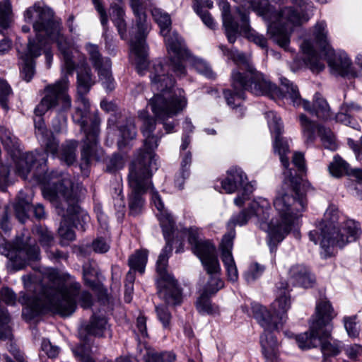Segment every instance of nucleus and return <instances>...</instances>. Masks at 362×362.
<instances>
[{
    "label": "nucleus",
    "mask_w": 362,
    "mask_h": 362,
    "mask_svg": "<svg viewBox=\"0 0 362 362\" xmlns=\"http://www.w3.org/2000/svg\"><path fill=\"white\" fill-rule=\"evenodd\" d=\"M143 122L141 132L144 139V148L139 153L129 167L128 182L130 188L129 207L132 215L139 214L144 206L143 194L149 191L152 204L157 209L156 216L159 220L166 241L156 262V272L160 277L158 284L160 296L169 305H180L182 300L180 289L173 276L167 271L168 258L172 252L171 238L175 234V220L165 209L158 192L152 186L151 177L152 170L157 169L156 155L153 151L158 147V139L152 134L156 126L155 120L149 117L145 110L139 113Z\"/></svg>",
    "instance_id": "obj_1"
},
{
    "label": "nucleus",
    "mask_w": 362,
    "mask_h": 362,
    "mask_svg": "<svg viewBox=\"0 0 362 362\" xmlns=\"http://www.w3.org/2000/svg\"><path fill=\"white\" fill-rule=\"evenodd\" d=\"M117 30L124 40H128L131 47V56L139 74L143 76L148 71L151 79V88L153 96L148 101L154 116L163 123L166 133L175 128L174 122L166 120L172 118L187 106V99L181 89H174L175 81L168 74L158 61H147V47L145 37L150 28L148 24H117Z\"/></svg>",
    "instance_id": "obj_2"
},
{
    "label": "nucleus",
    "mask_w": 362,
    "mask_h": 362,
    "mask_svg": "<svg viewBox=\"0 0 362 362\" xmlns=\"http://www.w3.org/2000/svg\"><path fill=\"white\" fill-rule=\"evenodd\" d=\"M68 88L69 81L65 77L48 86L45 97L35 108V134L42 145L45 146L46 153H23L15 161L16 172L23 179L28 178L31 173L41 181L40 175L47 169V153L54 155L57 152V141L46 129L42 115L52 108H57L59 112H66L71 108V100L67 93Z\"/></svg>",
    "instance_id": "obj_3"
},
{
    "label": "nucleus",
    "mask_w": 362,
    "mask_h": 362,
    "mask_svg": "<svg viewBox=\"0 0 362 362\" xmlns=\"http://www.w3.org/2000/svg\"><path fill=\"white\" fill-rule=\"evenodd\" d=\"M279 218L268 222L271 207L265 199L252 202L249 210L258 220L259 228L266 231L269 237V244L281 242L289 233L292 226L297 223L307 206V199L303 185L298 179H289V185H285L273 201Z\"/></svg>",
    "instance_id": "obj_4"
},
{
    "label": "nucleus",
    "mask_w": 362,
    "mask_h": 362,
    "mask_svg": "<svg viewBox=\"0 0 362 362\" xmlns=\"http://www.w3.org/2000/svg\"><path fill=\"white\" fill-rule=\"evenodd\" d=\"M47 276L52 285L47 291L44 302L37 300L31 305L32 316L49 309L62 316H69L76 308V298L81 307L89 308L92 304L90 293L83 291L80 293V285L69 276H62L54 269H49Z\"/></svg>",
    "instance_id": "obj_5"
},
{
    "label": "nucleus",
    "mask_w": 362,
    "mask_h": 362,
    "mask_svg": "<svg viewBox=\"0 0 362 362\" xmlns=\"http://www.w3.org/2000/svg\"><path fill=\"white\" fill-rule=\"evenodd\" d=\"M77 189L68 174L60 176L52 175L50 182L45 185L42 189L44 197L49 199L59 210L63 221L58 232L61 237V244L65 245L75 239V233L70 226L66 225L67 219L73 220L81 217L83 222L89 220L87 214H78L76 203L77 201Z\"/></svg>",
    "instance_id": "obj_6"
},
{
    "label": "nucleus",
    "mask_w": 362,
    "mask_h": 362,
    "mask_svg": "<svg viewBox=\"0 0 362 362\" xmlns=\"http://www.w3.org/2000/svg\"><path fill=\"white\" fill-rule=\"evenodd\" d=\"M313 37L315 47L308 40H303L300 45L304 61L313 72L319 73L325 69V65L319 58L317 48L325 53L332 74L344 76L351 72L350 59L344 52H334L329 43L327 30L323 24H316L314 26Z\"/></svg>",
    "instance_id": "obj_7"
},
{
    "label": "nucleus",
    "mask_w": 362,
    "mask_h": 362,
    "mask_svg": "<svg viewBox=\"0 0 362 362\" xmlns=\"http://www.w3.org/2000/svg\"><path fill=\"white\" fill-rule=\"evenodd\" d=\"M77 73V89L79 96L77 100L78 106L72 118L75 123L80 125L81 131L85 133L86 139L83 141L81 156L83 159L88 160L92 148L98 143L100 120L96 115L90 117V103L84 96L95 83L90 76V70L87 66H82L78 68Z\"/></svg>",
    "instance_id": "obj_8"
},
{
    "label": "nucleus",
    "mask_w": 362,
    "mask_h": 362,
    "mask_svg": "<svg viewBox=\"0 0 362 362\" xmlns=\"http://www.w3.org/2000/svg\"><path fill=\"white\" fill-rule=\"evenodd\" d=\"M337 220V209L334 206H329L325 213L324 220L319 223L317 229L309 233L310 240L317 244L320 240L321 247L327 252L331 247H341L356 240L359 234L357 223L349 220L340 228H337L335 223Z\"/></svg>",
    "instance_id": "obj_9"
},
{
    "label": "nucleus",
    "mask_w": 362,
    "mask_h": 362,
    "mask_svg": "<svg viewBox=\"0 0 362 362\" xmlns=\"http://www.w3.org/2000/svg\"><path fill=\"white\" fill-rule=\"evenodd\" d=\"M58 25L59 24H33L36 39L31 42L40 52L44 50L46 63L49 68L52 60V54L49 50V42L57 41L63 57L62 71L64 75L61 79L65 77L68 80L66 74H72L75 68L71 58V43L60 33Z\"/></svg>",
    "instance_id": "obj_10"
},
{
    "label": "nucleus",
    "mask_w": 362,
    "mask_h": 362,
    "mask_svg": "<svg viewBox=\"0 0 362 362\" xmlns=\"http://www.w3.org/2000/svg\"><path fill=\"white\" fill-rule=\"evenodd\" d=\"M247 77L249 78L248 81L239 71H234L232 73V86L234 93L226 90L223 93L227 104L233 108L235 106H240L243 100V90H248L256 95L274 96L279 92L275 84L255 69L247 74Z\"/></svg>",
    "instance_id": "obj_11"
},
{
    "label": "nucleus",
    "mask_w": 362,
    "mask_h": 362,
    "mask_svg": "<svg viewBox=\"0 0 362 362\" xmlns=\"http://www.w3.org/2000/svg\"><path fill=\"white\" fill-rule=\"evenodd\" d=\"M236 3L244 6H249L263 20L269 19L271 23H301L310 20L312 15L311 6L303 0H298L296 5L284 7L279 11H273L267 2L260 0H234Z\"/></svg>",
    "instance_id": "obj_12"
},
{
    "label": "nucleus",
    "mask_w": 362,
    "mask_h": 362,
    "mask_svg": "<svg viewBox=\"0 0 362 362\" xmlns=\"http://www.w3.org/2000/svg\"><path fill=\"white\" fill-rule=\"evenodd\" d=\"M160 33L163 37L170 55L168 69L177 77L184 76L186 69L183 61L188 60L197 69L202 66V61L191 55L182 38L172 29L171 24H160Z\"/></svg>",
    "instance_id": "obj_13"
},
{
    "label": "nucleus",
    "mask_w": 362,
    "mask_h": 362,
    "mask_svg": "<svg viewBox=\"0 0 362 362\" xmlns=\"http://www.w3.org/2000/svg\"><path fill=\"white\" fill-rule=\"evenodd\" d=\"M279 91L284 98H289L294 106L302 107L305 110L315 115L320 119H327L330 117L329 106L320 94L315 95L313 104L310 105L308 101L300 98L297 86L286 78L281 79Z\"/></svg>",
    "instance_id": "obj_14"
},
{
    "label": "nucleus",
    "mask_w": 362,
    "mask_h": 362,
    "mask_svg": "<svg viewBox=\"0 0 362 362\" xmlns=\"http://www.w3.org/2000/svg\"><path fill=\"white\" fill-rule=\"evenodd\" d=\"M1 252L9 259V266L14 270L23 269L30 261L37 260L40 257L38 247L24 235L17 238L13 245L6 243Z\"/></svg>",
    "instance_id": "obj_15"
},
{
    "label": "nucleus",
    "mask_w": 362,
    "mask_h": 362,
    "mask_svg": "<svg viewBox=\"0 0 362 362\" xmlns=\"http://www.w3.org/2000/svg\"><path fill=\"white\" fill-rule=\"evenodd\" d=\"M266 117L271 132L275 134L274 140L273 143L274 150L276 153H278L280 158V160L285 168L284 172L285 180L284 185H289V179H298L299 182L301 183V179L299 177H294L291 169H288L289 160L286 156L287 153H289V146L287 141L284 137L281 136V130L283 129L281 119L274 112L269 111L266 113Z\"/></svg>",
    "instance_id": "obj_16"
},
{
    "label": "nucleus",
    "mask_w": 362,
    "mask_h": 362,
    "mask_svg": "<svg viewBox=\"0 0 362 362\" xmlns=\"http://www.w3.org/2000/svg\"><path fill=\"white\" fill-rule=\"evenodd\" d=\"M221 187L229 194L235 192L239 188L243 189L242 194L234 199V203L238 206H242L253 191L252 185L248 182L247 175L238 167H232L226 172V177L221 181Z\"/></svg>",
    "instance_id": "obj_17"
},
{
    "label": "nucleus",
    "mask_w": 362,
    "mask_h": 362,
    "mask_svg": "<svg viewBox=\"0 0 362 362\" xmlns=\"http://www.w3.org/2000/svg\"><path fill=\"white\" fill-rule=\"evenodd\" d=\"M86 49L90 56V60L98 71L99 78L104 88L107 90H112L114 88V83L111 73L110 60L108 58L101 57L98 47L96 45L88 43Z\"/></svg>",
    "instance_id": "obj_18"
},
{
    "label": "nucleus",
    "mask_w": 362,
    "mask_h": 362,
    "mask_svg": "<svg viewBox=\"0 0 362 362\" xmlns=\"http://www.w3.org/2000/svg\"><path fill=\"white\" fill-rule=\"evenodd\" d=\"M299 120L303 136L306 139L307 142L313 141L315 137V129H317L325 148L331 151H335L337 148L335 136L329 129L322 126L316 127L315 123L304 114L300 115Z\"/></svg>",
    "instance_id": "obj_19"
},
{
    "label": "nucleus",
    "mask_w": 362,
    "mask_h": 362,
    "mask_svg": "<svg viewBox=\"0 0 362 362\" xmlns=\"http://www.w3.org/2000/svg\"><path fill=\"white\" fill-rule=\"evenodd\" d=\"M235 236V230H230L224 235L220 244L221 257L226 270L228 279L232 282H235L238 279V269L232 255Z\"/></svg>",
    "instance_id": "obj_20"
},
{
    "label": "nucleus",
    "mask_w": 362,
    "mask_h": 362,
    "mask_svg": "<svg viewBox=\"0 0 362 362\" xmlns=\"http://www.w3.org/2000/svg\"><path fill=\"white\" fill-rule=\"evenodd\" d=\"M224 29L230 42L233 43L238 35L253 41L261 47L267 45L266 39L253 30L250 24H224Z\"/></svg>",
    "instance_id": "obj_21"
},
{
    "label": "nucleus",
    "mask_w": 362,
    "mask_h": 362,
    "mask_svg": "<svg viewBox=\"0 0 362 362\" xmlns=\"http://www.w3.org/2000/svg\"><path fill=\"white\" fill-rule=\"evenodd\" d=\"M336 316L330 303L326 300L319 301L315 308V315L311 323H316L317 327L323 332V336L330 335L332 320Z\"/></svg>",
    "instance_id": "obj_22"
},
{
    "label": "nucleus",
    "mask_w": 362,
    "mask_h": 362,
    "mask_svg": "<svg viewBox=\"0 0 362 362\" xmlns=\"http://www.w3.org/2000/svg\"><path fill=\"white\" fill-rule=\"evenodd\" d=\"M252 310L254 317L264 330H276L285 322L283 316L272 315L267 308L259 303H253Z\"/></svg>",
    "instance_id": "obj_23"
},
{
    "label": "nucleus",
    "mask_w": 362,
    "mask_h": 362,
    "mask_svg": "<svg viewBox=\"0 0 362 362\" xmlns=\"http://www.w3.org/2000/svg\"><path fill=\"white\" fill-rule=\"evenodd\" d=\"M40 55V50L30 40L26 52L21 55V74L23 78L28 82L31 80L35 74L33 59Z\"/></svg>",
    "instance_id": "obj_24"
},
{
    "label": "nucleus",
    "mask_w": 362,
    "mask_h": 362,
    "mask_svg": "<svg viewBox=\"0 0 362 362\" xmlns=\"http://www.w3.org/2000/svg\"><path fill=\"white\" fill-rule=\"evenodd\" d=\"M25 20L33 23H59L54 16L53 11L47 6H41L35 4L28 8L24 13Z\"/></svg>",
    "instance_id": "obj_25"
},
{
    "label": "nucleus",
    "mask_w": 362,
    "mask_h": 362,
    "mask_svg": "<svg viewBox=\"0 0 362 362\" xmlns=\"http://www.w3.org/2000/svg\"><path fill=\"white\" fill-rule=\"evenodd\" d=\"M288 285L286 282H281L277 285V296L271 305L272 312L276 316H283L286 320V313L291 306L288 295Z\"/></svg>",
    "instance_id": "obj_26"
},
{
    "label": "nucleus",
    "mask_w": 362,
    "mask_h": 362,
    "mask_svg": "<svg viewBox=\"0 0 362 362\" xmlns=\"http://www.w3.org/2000/svg\"><path fill=\"white\" fill-rule=\"evenodd\" d=\"M316 323H311L309 330L296 336V341L302 350L310 349L320 346L322 330Z\"/></svg>",
    "instance_id": "obj_27"
},
{
    "label": "nucleus",
    "mask_w": 362,
    "mask_h": 362,
    "mask_svg": "<svg viewBox=\"0 0 362 362\" xmlns=\"http://www.w3.org/2000/svg\"><path fill=\"white\" fill-rule=\"evenodd\" d=\"M216 274H221L216 246L210 241H205V276Z\"/></svg>",
    "instance_id": "obj_28"
},
{
    "label": "nucleus",
    "mask_w": 362,
    "mask_h": 362,
    "mask_svg": "<svg viewBox=\"0 0 362 362\" xmlns=\"http://www.w3.org/2000/svg\"><path fill=\"white\" fill-rule=\"evenodd\" d=\"M181 234L187 237L191 250L199 259L202 264H204V243L200 238L202 230L191 227L182 230Z\"/></svg>",
    "instance_id": "obj_29"
},
{
    "label": "nucleus",
    "mask_w": 362,
    "mask_h": 362,
    "mask_svg": "<svg viewBox=\"0 0 362 362\" xmlns=\"http://www.w3.org/2000/svg\"><path fill=\"white\" fill-rule=\"evenodd\" d=\"M267 35L269 39L284 49L290 42V32L286 24H269Z\"/></svg>",
    "instance_id": "obj_30"
},
{
    "label": "nucleus",
    "mask_w": 362,
    "mask_h": 362,
    "mask_svg": "<svg viewBox=\"0 0 362 362\" xmlns=\"http://www.w3.org/2000/svg\"><path fill=\"white\" fill-rule=\"evenodd\" d=\"M272 331L264 330L260 337L262 354L268 360L276 358L279 353V343Z\"/></svg>",
    "instance_id": "obj_31"
},
{
    "label": "nucleus",
    "mask_w": 362,
    "mask_h": 362,
    "mask_svg": "<svg viewBox=\"0 0 362 362\" xmlns=\"http://www.w3.org/2000/svg\"><path fill=\"white\" fill-rule=\"evenodd\" d=\"M110 325L103 314L93 313L89 323L86 327L88 334L103 337L109 332Z\"/></svg>",
    "instance_id": "obj_32"
},
{
    "label": "nucleus",
    "mask_w": 362,
    "mask_h": 362,
    "mask_svg": "<svg viewBox=\"0 0 362 362\" xmlns=\"http://www.w3.org/2000/svg\"><path fill=\"white\" fill-rule=\"evenodd\" d=\"M289 274L291 279L297 285L308 288L314 284V278L303 265L296 264L292 266L289 270Z\"/></svg>",
    "instance_id": "obj_33"
},
{
    "label": "nucleus",
    "mask_w": 362,
    "mask_h": 362,
    "mask_svg": "<svg viewBox=\"0 0 362 362\" xmlns=\"http://www.w3.org/2000/svg\"><path fill=\"white\" fill-rule=\"evenodd\" d=\"M219 7L221 11L223 23H233L240 20L242 23H247L249 21L248 12L246 11H242L240 8H237L236 15L233 16L230 12V6L228 2L221 1L219 2Z\"/></svg>",
    "instance_id": "obj_34"
},
{
    "label": "nucleus",
    "mask_w": 362,
    "mask_h": 362,
    "mask_svg": "<svg viewBox=\"0 0 362 362\" xmlns=\"http://www.w3.org/2000/svg\"><path fill=\"white\" fill-rule=\"evenodd\" d=\"M77 147L78 142L76 141H67L62 146L60 153L59 154L57 148L56 153L52 155L54 156H58L62 161L69 165L76 161Z\"/></svg>",
    "instance_id": "obj_35"
},
{
    "label": "nucleus",
    "mask_w": 362,
    "mask_h": 362,
    "mask_svg": "<svg viewBox=\"0 0 362 362\" xmlns=\"http://www.w3.org/2000/svg\"><path fill=\"white\" fill-rule=\"evenodd\" d=\"M148 252L145 249L136 250L135 252L129 257L128 262L130 269L143 274L148 261Z\"/></svg>",
    "instance_id": "obj_36"
},
{
    "label": "nucleus",
    "mask_w": 362,
    "mask_h": 362,
    "mask_svg": "<svg viewBox=\"0 0 362 362\" xmlns=\"http://www.w3.org/2000/svg\"><path fill=\"white\" fill-rule=\"evenodd\" d=\"M119 138L118 139V146L120 149L124 148L129 144V142L136 136V131L134 122L132 119L127 121L125 125L120 127L119 128Z\"/></svg>",
    "instance_id": "obj_37"
},
{
    "label": "nucleus",
    "mask_w": 362,
    "mask_h": 362,
    "mask_svg": "<svg viewBox=\"0 0 362 362\" xmlns=\"http://www.w3.org/2000/svg\"><path fill=\"white\" fill-rule=\"evenodd\" d=\"M142 358L146 362H173L175 356L172 352L157 353L150 347H145Z\"/></svg>",
    "instance_id": "obj_38"
},
{
    "label": "nucleus",
    "mask_w": 362,
    "mask_h": 362,
    "mask_svg": "<svg viewBox=\"0 0 362 362\" xmlns=\"http://www.w3.org/2000/svg\"><path fill=\"white\" fill-rule=\"evenodd\" d=\"M223 286L221 274L205 276V297L216 293Z\"/></svg>",
    "instance_id": "obj_39"
},
{
    "label": "nucleus",
    "mask_w": 362,
    "mask_h": 362,
    "mask_svg": "<svg viewBox=\"0 0 362 362\" xmlns=\"http://www.w3.org/2000/svg\"><path fill=\"white\" fill-rule=\"evenodd\" d=\"M328 168L330 174L336 177H339L349 173V165L339 156H335L334 157Z\"/></svg>",
    "instance_id": "obj_40"
},
{
    "label": "nucleus",
    "mask_w": 362,
    "mask_h": 362,
    "mask_svg": "<svg viewBox=\"0 0 362 362\" xmlns=\"http://www.w3.org/2000/svg\"><path fill=\"white\" fill-rule=\"evenodd\" d=\"M30 208V198L24 197L23 192L18 195V201L16 205V216L21 223H24L28 218V211Z\"/></svg>",
    "instance_id": "obj_41"
},
{
    "label": "nucleus",
    "mask_w": 362,
    "mask_h": 362,
    "mask_svg": "<svg viewBox=\"0 0 362 362\" xmlns=\"http://www.w3.org/2000/svg\"><path fill=\"white\" fill-rule=\"evenodd\" d=\"M0 139L8 151H13L18 147L17 138L8 128L3 126L0 128Z\"/></svg>",
    "instance_id": "obj_42"
},
{
    "label": "nucleus",
    "mask_w": 362,
    "mask_h": 362,
    "mask_svg": "<svg viewBox=\"0 0 362 362\" xmlns=\"http://www.w3.org/2000/svg\"><path fill=\"white\" fill-rule=\"evenodd\" d=\"M230 58L241 69L246 70L247 74L255 69L250 63V58L241 52L238 51L231 52Z\"/></svg>",
    "instance_id": "obj_43"
},
{
    "label": "nucleus",
    "mask_w": 362,
    "mask_h": 362,
    "mask_svg": "<svg viewBox=\"0 0 362 362\" xmlns=\"http://www.w3.org/2000/svg\"><path fill=\"white\" fill-rule=\"evenodd\" d=\"M265 267L258 263H252L245 274V278L248 283L255 281L264 273Z\"/></svg>",
    "instance_id": "obj_44"
},
{
    "label": "nucleus",
    "mask_w": 362,
    "mask_h": 362,
    "mask_svg": "<svg viewBox=\"0 0 362 362\" xmlns=\"http://www.w3.org/2000/svg\"><path fill=\"white\" fill-rule=\"evenodd\" d=\"M10 318L7 311L0 308V339L10 338L11 332L8 327Z\"/></svg>",
    "instance_id": "obj_45"
},
{
    "label": "nucleus",
    "mask_w": 362,
    "mask_h": 362,
    "mask_svg": "<svg viewBox=\"0 0 362 362\" xmlns=\"http://www.w3.org/2000/svg\"><path fill=\"white\" fill-rule=\"evenodd\" d=\"M331 334L328 337L323 336V332H322L321 341L320 345L321 346L322 352L325 356H334L339 353V347L337 344H331L328 339Z\"/></svg>",
    "instance_id": "obj_46"
},
{
    "label": "nucleus",
    "mask_w": 362,
    "mask_h": 362,
    "mask_svg": "<svg viewBox=\"0 0 362 362\" xmlns=\"http://www.w3.org/2000/svg\"><path fill=\"white\" fill-rule=\"evenodd\" d=\"M158 319L164 328H168L170 324L171 314L166 305H158L156 308Z\"/></svg>",
    "instance_id": "obj_47"
},
{
    "label": "nucleus",
    "mask_w": 362,
    "mask_h": 362,
    "mask_svg": "<svg viewBox=\"0 0 362 362\" xmlns=\"http://www.w3.org/2000/svg\"><path fill=\"white\" fill-rule=\"evenodd\" d=\"M110 15L113 17L114 21H124V11L122 0H117L116 2L111 5Z\"/></svg>",
    "instance_id": "obj_48"
},
{
    "label": "nucleus",
    "mask_w": 362,
    "mask_h": 362,
    "mask_svg": "<svg viewBox=\"0 0 362 362\" xmlns=\"http://www.w3.org/2000/svg\"><path fill=\"white\" fill-rule=\"evenodd\" d=\"M14 21L9 3L0 4V23H10Z\"/></svg>",
    "instance_id": "obj_49"
},
{
    "label": "nucleus",
    "mask_w": 362,
    "mask_h": 362,
    "mask_svg": "<svg viewBox=\"0 0 362 362\" xmlns=\"http://www.w3.org/2000/svg\"><path fill=\"white\" fill-rule=\"evenodd\" d=\"M35 230L39 237L41 244L44 246H49L53 240V237L50 231L42 227H36Z\"/></svg>",
    "instance_id": "obj_50"
},
{
    "label": "nucleus",
    "mask_w": 362,
    "mask_h": 362,
    "mask_svg": "<svg viewBox=\"0 0 362 362\" xmlns=\"http://www.w3.org/2000/svg\"><path fill=\"white\" fill-rule=\"evenodd\" d=\"M130 6L134 15L138 18L137 23H144L146 21V14L143 11L142 5L139 0H129Z\"/></svg>",
    "instance_id": "obj_51"
},
{
    "label": "nucleus",
    "mask_w": 362,
    "mask_h": 362,
    "mask_svg": "<svg viewBox=\"0 0 362 362\" xmlns=\"http://www.w3.org/2000/svg\"><path fill=\"white\" fill-rule=\"evenodd\" d=\"M11 91L8 84L5 81L0 79V105L4 109L7 108V98Z\"/></svg>",
    "instance_id": "obj_52"
},
{
    "label": "nucleus",
    "mask_w": 362,
    "mask_h": 362,
    "mask_svg": "<svg viewBox=\"0 0 362 362\" xmlns=\"http://www.w3.org/2000/svg\"><path fill=\"white\" fill-rule=\"evenodd\" d=\"M344 327L350 337H356L358 335V329L356 322V317H346L344 319Z\"/></svg>",
    "instance_id": "obj_53"
},
{
    "label": "nucleus",
    "mask_w": 362,
    "mask_h": 362,
    "mask_svg": "<svg viewBox=\"0 0 362 362\" xmlns=\"http://www.w3.org/2000/svg\"><path fill=\"white\" fill-rule=\"evenodd\" d=\"M252 213L247 209V211H243L236 216H234L230 223L233 225L243 226L246 224L248 220L252 217Z\"/></svg>",
    "instance_id": "obj_54"
},
{
    "label": "nucleus",
    "mask_w": 362,
    "mask_h": 362,
    "mask_svg": "<svg viewBox=\"0 0 362 362\" xmlns=\"http://www.w3.org/2000/svg\"><path fill=\"white\" fill-rule=\"evenodd\" d=\"M58 113L57 117L52 122V128L57 133L61 132L66 126V117L64 115V112H59L57 108H54Z\"/></svg>",
    "instance_id": "obj_55"
},
{
    "label": "nucleus",
    "mask_w": 362,
    "mask_h": 362,
    "mask_svg": "<svg viewBox=\"0 0 362 362\" xmlns=\"http://www.w3.org/2000/svg\"><path fill=\"white\" fill-rule=\"evenodd\" d=\"M42 350L49 358H55L59 354V348L53 346L50 341L44 339L42 341Z\"/></svg>",
    "instance_id": "obj_56"
},
{
    "label": "nucleus",
    "mask_w": 362,
    "mask_h": 362,
    "mask_svg": "<svg viewBox=\"0 0 362 362\" xmlns=\"http://www.w3.org/2000/svg\"><path fill=\"white\" fill-rule=\"evenodd\" d=\"M152 16L156 23H170V16L159 8L152 10Z\"/></svg>",
    "instance_id": "obj_57"
},
{
    "label": "nucleus",
    "mask_w": 362,
    "mask_h": 362,
    "mask_svg": "<svg viewBox=\"0 0 362 362\" xmlns=\"http://www.w3.org/2000/svg\"><path fill=\"white\" fill-rule=\"evenodd\" d=\"M181 171L185 173L187 176H189V168L192 161V154L189 151L184 152L181 153Z\"/></svg>",
    "instance_id": "obj_58"
},
{
    "label": "nucleus",
    "mask_w": 362,
    "mask_h": 362,
    "mask_svg": "<svg viewBox=\"0 0 362 362\" xmlns=\"http://www.w3.org/2000/svg\"><path fill=\"white\" fill-rule=\"evenodd\" d=\"M93 248L97 252H106L109 248L108 243L103 238H98L93 243Z\"/></svg>",
    "instance_id": "obj_59"
},
{
    "label": "nucleus",
    "mask_w": 362,
    "mask_h": 362,
    "mask_svg": "<svg viewBox=\"0 0 362 362\" xmlns=\"http://www.w3.org/2000/svg\"><path fill=\"white\" fill-rule=\"evenodd\" d=\"M346 352L351 359H356L362 355V346L359 344L350 345L346 349Z\"/></svg>",
    "instance_id": "obj_60"
},
{
    "label": "nucleus",
    "mask_w": 362,
    "mask_h": 362,
    "mask_svg": "<svg viewBox=\"0 0 362 362\" xmlns=\"http://www.w3.org/2000/svg\"><path fill=\"white\" fill-rule=\"evenodd\" d=\"M8 168L0 163V188L4 190L8 182Z\"/></svg>",
    "instance_id": "obj_61"
},
{
    "label": "nucleus",
    "mask_w": 362,
    "mask_h": 362,
    "mask_svg": "<svg viewBox=\"0 0 362 362\" xmlns=\"http://www.w3.org/2000/svg\"><path fill=\"white\" fill-rule=\"evenodd\" d=\"M94 211L97 216V218H98V221L100 226L103 228L106 229L107 226V218L104 214V213L102 210L101 206H100L98 204L95 205L94 207Z\"/></svg>",
    "instance_id": "obj_62"
},
{
    "label": "nucleus",
    "mask_w": 362,
    "mask_h": 362,
    "mask_svg": "<svg viewBox=\"0 0 362 362\" xmlns=\"http://www.w3.org/2000/svg\"><path fill=\"white\" fill-rule=\"evenodd\" d=\"M1 298L6 303L13 305L16 302V296L14 293L8 288H4L1 290Z\"/></svg>",
    "instance_id": "obj_63"
},
{
    "label": "nucleus",
    "mask_w": 362,
    "mask_h": 362,
    "mask_svg": "<svg viewBox=\"0 0 362 362\" xmlns=\"http://www.w3.org/2000/svg\"><path fill=\"white\" fill-rule=\"evenodd\" d=\"M146 319L144 316L140 315L136 320V327L141 337L145 338L148 336L146 331Z\"/></svg>",
    "instance_id": "obj_64"
}]
</instances>
